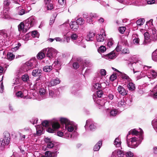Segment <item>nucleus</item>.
I'll use <instances>...</instances> for the list:
<instances>
[{
  "mask_svg": "<svg viewBox=\"0 0 157 157\" xmlns=\"http://www.w3.org/2000/svg\"><path fill=\"white\" fill-rule=\"evenodd\" d=\"M86 22L89 23L90 24H91L92 23V21H93V19L91 16L87 17L86 18Z\"/></svg>",
  "mask_w": 157,
  "mask_h": 157,
  "instance_id": "13d9d810",
  "label": "nucleus"
},
{
  "mask_svg": "<svg viewBox=\"0 0 157 157\" xmlns=\"http://www.w3.org/2000/svg\"><path fill=\"white\" fill-rule=\"evenodd\" d=\"M70 26L72 30L75 31H76L79 28L78 25L76 22L75 21H71Z\"/></svg>",
  "mask_w": 157,
  "mask_h": 157,
  "instance_id": "4be33fe9",
  "label": "nucleus"
},
{
  "mask_svg": "<svg viewBox=\"0 0 157 157\" xmlns=\"http://www.w3.org/2000/svg\"><path fill=\"white\" fill-rule=\"evenodd\" d=\"M35 62V61L32 60L26 62L24 65V67L26 69V70L27 71L30 69L33 68V67H34V63Z\"/></svg>",
  "mask_w": 157,
  "mask_h": 157,
  "instance_id": "dca6fc26",
  "label": "nucleus"
},
{
  "mask_svg": "<svg viewBox=\"0 0 157 157\" xmlns=\"http://www.w3.org/2000/svg\"><path fill=\"white\" fill-rule=\"evenodd\" d=\"M52 69V66H47L43 68V70L45 72H50Z\"/></svg>",
  "mask_w": 157,
  "mask_h": 157,
  "instance_id": "4c0bfd02",
  "label": "nucleus"
},
{
  "mask_svg": "<svg viewBox=\"0 0 157 157\" xmlns=\"http://www.w3.org/2000/svg\"><path fill=\"white\" fill-rule=\"evenodd\" d=\"M60 82L59 79L58 78H56L51 80L49 82V84L48 85V86L51 87L56 85L59 83Z\"/></svg>",
  "mask_w": 157,
  "mask_h": 157,
  "instance_id": "b1692460",
  "label": "nucleus"
},
{
  "mask_svg": "<svg viewBox=\"0 0 157 157\" xmlns=\"http://www.w3.org/2000/svg\"><path fill=\"white\" fill-rule=\"evenodd\" d=\"M116 57V55L114 52L112 51L110 53L104 56V58L110 60L112 59H113L115 58Z\"/></svg>",
  "mask_w": 157,
  "mask_h": 157,
  "instance_id": "5701e85b",
  "label": "nucleus"
},
{
  "mask_svg": "<svg viewBox=\"0 0 157 157\" xmlns=\"http://www.w3.org/2000/svg\"><path fill=\"white\" fill-rule=\"evenodd\" d=\"M36 134L38 135H40L43 133L44 131L43 127L41 125H37L36 128Z\"/></svg>",
  "mask_w": 157,
  "mask_h": 157,
  "instance_id": "cd10ccee",
  "label": "nucleus"
},
{
  "mask_svg": "<svg viewBox=\"0 0 157 157\" xmlns=\"http://www.w3.org/2000/svg\"><path fill=\"white\" fill-rule=\"evenodd\" d=\"M46 157H55L57 155V151L51 152L50 151H47L45 153Z\"/></svg>",
  "mask_w": 157,
  "mask_h": 157,
  "instance_id": "bb28decb",
  "label": "nucleus"
},
{
  "mask_svg": "<svg viewBox=\"0 0 157 157\" xmlns=\"http://www.w3.org/2000/svg\"><path fill=\"white\" fill-rule=\"evenodd\" d=\"M132 38L133 39V43L134 44L136 45H139V44L140 40L137 35H133Z\"/></svg>",
  "mask_w": 157,
  "mask_h": 157,
  "instance_id": "7c9ffc66",
  "label": "nucleus"
},
{
  "mask_svg": "<svg viewBox=\"0 0 157 157\" xmlns=\"http://www.w3.org/2000/svg\"><path fill=\"white\" fill-rule=\"evenodd\" d=\"M41 70L37 68L33 70L32 74L34 76H38L39 74L41 73Z\"/></svg>",
  "mask_w": 157,
  "mask_h": 157,
  "instance_id": "c756f323",
  "label": "nucleus"
},
{
  "mask_svg": "<svg viewBox=\"0 0 157 157\" xmlns=\"http://www.w3.org/2000/svg\"><path fill=\"white\" fill-rule=\"evenodd\" d=\"M101 84L98 82H93L92 86V89L94 90V91L96 90H99L100 88L101 89L102 87V85H101Z\"/></svg>",
  "mask_w": 157,
  "mask_h": 157,
  "instance_id": "393cba45",
  "label": "nucleus"
},
{
  "mask_svg": "<svg viewBox=\"0 0 157 157\" xmlns=\"http://www.w3.org/2000/svg\"><path fill=\"white\" fill-rule=\"evenodd\" d=\"M10 140V133L7 132H5L4 133V137L0 140V147L2 149L4 146L8 145Z\"/></svg>",
  "mask_w": 157,
  "mask_h": 157,
  "instance_id": "f03ea898",
  "label": "nucleus"
},
{
  "mask_svg": "<svg viewBox=\"0 0 157 157\" xmlns=\"http://www.w3.org/2000/svg\"><path fill=\"white\" fill-rule=\"evenodd\" d=\"M102 145V141H99L94 146V151H98L99 150Z\"/></svg>",
  "mask_w": 157,
  "mask_h": 157,
  "instance_id": "473e14b6",
  "label": "nucleus"
},
{
  "mask_svg": "<svg viewBox=\"0 0 157 157\" xmlns=\"http://www.w3.org/2000/svg\"><path fill=\"white\" fill-rule=\"evenodd\" d=\"M148 31L151 35L152 39L154 40H157V32L155 29L153 27L148 28Z\"/></svg>",
  "mask_w": 157,
  "mask_h": 157,
  "instance_id": "2eb2a0df",
  "label": "nucleus"
},
{
  "mask_svg": "<svg viewBox=\"0 0 157 157\" xmlns=\"http://www.w3.org/2000/svg\"><path fill=\"white\" fill-rule=\"evenodd\" d=\"M140 132L137 131L136 129H134L132 130H130L128 134L127 135V137L128 136V135L132 134V135H134L136 136H137L138 135H139V138H141L142 139H143L142 135L143 133V132L142 130L140 129Z\"/></svg>",
  "mask_w": 157,
  "mask_h": 157,
  "instance_id": "1a4fd4ad",
  "label": "nucleus"
},
{
  "mask_svg": "<svg viewBox=\"0 0 157 157\" xmlns=\"http://www.w3.org/2000/svg\"><path fill=\"white\" fill-rule=\"evenodd\" d=\"M118 113V112L116 109H113L110 112V115L111 116H115Z\"/></svg>",
  "mask_w": 157,
  "mask_h": 157,
  "instance_id": "a18cd8bd",
  "label": "nucleus"
},
{
  "mask_svg": "<svg viewBox=\"0 0 157 157\" xmlns=\"http://www.w3.org/2000/svg\"><path fill=\"white\" fill-rule=\"evenodd\" d=\"M117 106L119 107H123L124 108L125 107V104L124 101L121 100L119 101L117 104Z\"/></svg>",
  "mask_w": 157,
  "mask_h": 157,
  "instance_id": "09e8293b",
  "label": "nucleus"
},
{
  "mask_svg": "<svg viewBox=\"0 0 157 157\" xmlns=\"http://www.w3.org/2000/svg\"><path fill=\"white\" fill-rule=\"evenodd\" d=\"M133 155V153L130 151L127 152L126 153V156L127 157H132Z\"/></svg>",
  "mask_w": 157,
  "mask_h": 157,
  "instance_id": "338daca9",
  "label": "nucleus"
},
{
  "mask_svg": "<svg viewBox=\"0 0 157 157\" xmlns=\"http://www.w3.org/2000/svg\"><path fill=\"white\" fill-rule=\"evenodd\" d=\"M97 73H99L101 77L104 76L106 74V71L105 69H101L98 71Z\"/></svg>",
  "mask_w": 157,
  "mask_h": 157,
  "instance_id": "79ce46f5",
  "label": "nucleus"
},
{
  "mask_svg": "<svg viewBox=\"0 0 157 157\" xmlns=\"http://www.w3.org/2000/svg\"><path fill=\"white\" fill-rule=\"evenodd\" d=\"M7 55V58L10 61L13 60L15 58V55L12 53L8 52Z\"/></svg>",
  "mask_w": 157,
  "mask_h": 157,
  "instance_id": "c9c22d12",
  "label": "nucleus"
},
{
  "mask_svg": "<svg viewBox=\"0 0 157 157\" xmlns=\"http://www.w3.org/2000/svg\"><path fill=\"white\" fill-rule=\"evenodd\" d=\"M145 22L144 18H140L138 20L136 21V24L137 25L141 26L143 25Z\"/></svg>",
  "mask_w": 157,
  "mask_h": 157,
  "instance_id": "a19ab883",
  "label": "nucleus"
},
{
  "mask_svg": "<svg viewBox=\"0 0 157 157\" xmlns=\"http://www.w3.org/2000/svg\"><path fill=\"white\" fill-rule=\"evenodd\" d=\"M41 126L44 127H45L47 128V127L48 126V121H43L42 123Z\"/></svg>",
  "mask_w": 157,
  "mask_h": 157,
  "instance_id": "6e6d98bb",
  "label": "nucleus"
},
{
  "mask_svg": "<svg viewBox=\"0 0 157 157\" xmlns=\"http://www.w3.org/2000/svg\"><path fill=\"white\" fill-rule=\"evenodd\" d=\"M24 22L25 23V27H29V29L33 26L36 23V20L34 17L31 16L26 20Z\"/></svg>",
  "mask_w": 157,
  "mask_h": 157,
  "instance_id": "0eeeda50",
  "label": "nucleus"
},
{
  "mask_svg": "<svg viewBox=\"0 0 157 157\" xmlns=\"http://www.w3.org/2000/svg\"><path fill=\"white\" fill-rule=\"evenodd\" d=\"M152 22L153 20L152 19L150 20L149 21L147 22L145 26V27L146 28L147 26L149 27V26H150L149 28H151V27H152L151 26H152Z\"/></svg>",
  "mask_w": 157,
  "mask_h": 157,
  "instance_id": "603ef678",
  "label": "nucleus"
},
{
  "mask_svg": "<svg viewBox=\"0 0 157 157\" xmlns=\"http://www.w3.org/2000/svg\"><path fill=\"white\" fill-rule=\"evenodd\" d=\"M95 36V34L94 33L90 32L87 34L86 37V40L87 41L92 40V38Z\"/></svg>",
  "mask_w": 157,
  "mask_h": 157,
  "instance_id": "c85d7f7f",
  "label": "nucleus"
},
{
  "mask_svg": "<svg viewBox=\"0 0 157 157\" xmlns=\"http://www.w3.org/2000/svg\"><path fill=\"white\" fill-rule=\"evenodd\" d=\"M31 36L33 37H38L39 35L38 32L36 31H33L31 33Z\"/></svg>",
  "mask_w": 157,
  "mask_h": 157,
  "instance_id": "5fc2aeb1",
  "label": "nucleus"
},
{
  "mask_svg": "<svg viewBox=\"0 0 157 157\" xmlns=\"http://www.w3.org/2000/svg\"><path fill=\"white\" fill-rule=\"evenodd\" d=\"M2 13L4 16V17H2L4 18H7V15L9 13L8 8H4Z\"/></svg>",
  "mask_w": 157,
  "mask_h": 157,
  "instance_id": "f704fd0d",
  "label": "nucleus"
},
{
  "mask_svg": "<svg viewBox=\"0 0 157 157\" xmlns=\"http://www.w3.org/2000/svg\"><path fill=\"white\" fill-rule=\"evenodd\" d=\"M103 94V92L101 90L98 91L96 92V93L94 94L93 97L94 101L97 104L101 105V106H104L105 103L104 104L103 102H102V101L98 99L97 97L98 98H101Z\"/></svg>",
  "mask_w": 157,
  "mask_h": 157,
  "instance_id": "20e7f679",
  "label": "nucleus"
},
{
  "mask_svg": "<svg viewBox=\"0 0 157 157\" xmlns=\"http://www.w3.org/2000/svg\"><path fill=\"white\" fill-rule=\"evenodd\" d=\"M88 125L89 128L90 130H93L96 128L95 124L92 120H88L86 121V124L85 126L86 129Z\"/></svg>",
  "mask_w": 157,
  "mask_h": 157,
  "instance_id": "f8f14e48",
  "label": "nucleus"
},
{
  "mask_svg": "<svg viewBox=\"0 0 157 157\" xmlns=\"http://www.w3.org/2000/svg\"><path fill=\"white\" fill-rule=\"evenodd\" d=\"M52 128H48L46 129L47 131L50 133H54V131L59 128L60 126L59 123L58 122H53L52 124Z\"/></svg>",
  "mask_w": 157,
  "mask_h": 157,
  "instance_id": "6e6552de",
  "label": "nucleus"
},
{
  "mask_svg": "<svg viewBox=\"0 0 157 157\" xmlns=\"http://www.w3.org/2000/svg\"><path fill=\"white\" fill-rule=\"evenodd\" d=\"M108 98L110 100H112L114 98V95L113 92H110L107 94Z\"/></svg>",
  "mask_w": 157,
  "mask_h": 157,
  "instance_id": "864d4df0",
  "label": "nucleus"
},
{
  "mask_svg": "<svg viewBox=\"0 0 157 157\" xmlns=\"http://www.w3.org/2000/svg\"><path fill=\"white\" fill-rule=\"evenodd\" d=\"M144 41L145 42H147L146 41V40H148L151 37L150 34L148 32H146L144 34Z\"/></svg>",
  "mask_w": 157,
  "mask_h": 157,
  "instance_id": "de8ad7c7",
  "label": "nucleus"
},
{
  "mask_svg": "<svg viewBox=\"0 0 157 157\" xmlns=\"http://www.w3.org/2000/svg\"><path fill=\"white\" fill-rule=\"evenodd\" d=\"M117 76L115 74H113L110 77V79L111 81H113L117 78Z\"/></svg>",
  "mask_w": 157,
  "mask_h": 157,
  "instance_id": "052dcab7",
  "label": "nucleus"
},
{
  "mask_svg": "<svg viewBox=\"0 0 157 157\" xmlns=\"http://www.w3.org/2000/svg\"><path fill=\"white\" fill-rule=\"evenodd\" d=\"M30 10L28 11L26 10L25 9H24L22 6H19L16 8L17 10H18L19 11H18V14L20 15H22L25 14V13H27L29 12L30 10V8L29 7Z\"/></svg>",
  "mask_w": 157,
  "mask_h": 157,
  "instance_id": "412c9836",
  "label": "nucleus"
},
{
  "mask_svg": "<svg viewBox=\"0 0 157 157\" xmlns=\"http://www.w3.org/2000/svg\"><path fill=\"white\" fill-rule=\"evenodd\" d=\"M38 120L37 118H33L30 121V122L33 124H36L37 123V122Z\"/></svg>",
  "mask_w": 157,
  "mask_h": 157,
  "instance_id": "0e129e2a",
  "label": "nucleus"
},
{
  "mask_svg": "<svg viewBox=\"0 0 157 157\" xmlns=\"http://www.w3.org/2000/svg\"><path fill=\"white\" fill-rule=\"evenodd\" d=\"M70 37L72 40H75L78 37V35L75 33H73L71 35Z\"/></svg>",
  "mask_w": 157,
  "mask_h": 157,
  "instance_id": "bf43d9fd",
  "label": "nucleus"
},
{
  "mask_svg": "<svg viewBox=\"0 0 157 157\" xmlns=\"http://www.w3.org/2000/svg\"><path fill=\"white\" fill-rule=\"evenodd\" d=\"M121 144L120 139L118 138H117L114 141V144L115 146L117 147H119Z\"/></svg>",
  "mask_w": 157,
  "mask_h": 157,
  "instance_id": "72a5a7b5",
  "label": "nucleus"
},
{
  "mask_svg": "<svg viewBox=\"0 0 157 157\" xmlns=\"http://www.w3.org/2000/svg\"><path fill=\"white\" fill-rule=\"evenodd\" d=\"M62 62L63 60L61 58H58L54 63L53 64H55L56 65L60 66L62 64Z\"/></svg>",
  "mask_w": 157,
  "mask_h": 157,
  "instance_id": "e433bc0d",
  "label": "nucleus"
},
{
  "mask_svg": "<svg viewBox=\"0 0 157 157\" xmlns=\"http://www.w3.org/2000/svg\"><path fill=\"white\" fill-rule=\"evenodd\" d=\"M48 10H51L53 8V5L52 2L49 3V4H46Z\"/></svg>",
  "mask_w": 157,
  "mask_h": 157,
  "instance_id": "774afa93",
  "label": "nucleus"
},
{
  "mask_svg": "<svg viewBox=\"0 0 157 157\" xmlns=\"http://www.w3.org/2000/svg\"><path fill=\"white\" fill-rule=\"evenodd\" d=\"M21 79L23 81L27 82L29 80V76L27 74H25L21 76Z\"/></svg>",
  "mask_w": 157,
  "mask_h": 157,
  "instance_id": "49530a36",
  "label": "nucleus"
},
{
  "mask_svg": "<svg viewBox=\"0 0 157 157\" xmlns=\"http://www.w3.org/2000/svg\"><path fill=\"white\" fill-rule=\"evenodd\" d=\"M59 120L62 124H65L66 132H65L64 138L69 139L72 138V135L70 132H75L77 129V125L75 123L71 121L67 118L63 117L60 118Z\"/></svg>",
  "mask_w": 157,
  "mask_h": 157,
  "instance_id": "f257e3e1",
  "label": "nucleus"
},
{
  "mask_svg": "<svg viewBox=\"0 0 157 157\" xmlns=\"http://www.w3.org/2000/svg\"><path fill=\"white\" fill-rule=\"evenodd\" d=\"M17 96L18 97H21L24 98V97L23 95V92L21 91H19L16 94Z\"/></svg>",
  "mask_w": 157,
  "mask_h": 157,
  "instance_id": "e2e57ef3",
  "label": "nucleus"
},
{
  "mask_svg": "<svg viewBox=\"0 0 157 157\" xmlns=\"http://www.w3.org/2000/svg\"><path fill=\"white\" fill-rule=\"evenodd\" d=\"M45 142L47 143V147L49 148H51L54 147L55 145L54 142L48 137L44 139Z\"/></svg>",
  "mask_w": 157,
  "mask_h": 157,
  "instance_id": "f3484780",
  "label": "nucleus"
},
{
  "mask_svg": "<svg viewBox=\"0 0 157 157\" xmlns=\"http://www.w3.org/2000/svg\"><path fill=\"white\" fill-rule=\"evenodd\" d=\"M43 52H39L37 54V57L38 59H42L45 57V55L44 53H45L43 51Z\"/></svg>",
  "mask_w": 157,
  "mask_h": 157,
  "instance_id": "ea45409f",
  "label": "nucleus"
},
{
  "mask_svg": "<svg viewBox=\"0 0 157 157\" xmlns=\"http://www.w3.org/2000/svg\"><path fill=\"white\" fill-rule=\"evenodd\" d=\"M117 90L118 92L123 96L127 94V92L126 90L121 86H119Z\"/></svg>",
  "mask_w": 157,
  "mask_h": 157,
  "instance_id": "a878e982",
  "label": "nucleus"
},
{
  "mask_svg": "<svg viewBox=\"0 0 157 157\" xmlns=\"http://www.w3.org/2000/svg\"><path fill=\"white\" fill-rule=\"evenodd\" d=\"M46 90L44 88H40L39 91L40 100L43 99L47 98Z\"/></svg>",
  "mask_w": 157,
  "mask_h": 157,
  "instance_id": "6ab92c4d",
  "label": "nucleus"
},
{
  "mask_svg": "<svg viewBox=\"0 0 157 157\" xmlns=\"http://www.w3.org/2000/svg\"><path fill=\"white\" fill-rule=\"evenodd\" d=\"M25 23L24 22H21L18 25V27L19 31H21L24 33H26L29 29V27H25Z\"/></svg>",
  "mask_w": 157,
  "mask_h": 157,
  "instance_id": "a211bd4d",
  "label": "nucleus"
},
{
  "mask_svg": "<svg viewBox=\"0 0 157 157\" xmlns=\"http://www.w3.org/2000/svg\"><path fill=\"white\" fill-rule=\"evenodd\" d=\"M78 25H82L85 22L84 20L82 18H79L77 19L76 21Z\"/></svg>",
  "mask_w": 157,
  "mask_h": 157,
  "instance_id": "58836bf2",
  "label": "nucleus"
},
{
  "mask_svg": "<svg viewBox=\"0 0 157 157\" xmlns=\"http://www.w3.org/2000/svg\"><path fill=\"white\" fill-rule=\"evenodd\" d=\"M121 78L123 79H125L127 80L128 81H129L130 80V78L126 74H123L121 75Z\"/></svg>",
  "mask_w": 157,
  "mask_h": 157,
  "instance_id": "4d7b16f0",
  "label": "nucleus"
},
{
  "mask_svg": "<svg viewBox=\"0 0 157 157\" xmlns=\"http://www.w3.org/2000/svg\"><path fill=\"white\" fill-rule=\"evenodd\" d=\"M43 51L46 53L47 56L50 59L54 57L57 53V51L52 48H44Z\"/></svg>",
  "mask_w": 157,
  "mask_h": 157,
  "instance_id": "39448f33",
  "label": "nucleus"
},
{
  "mask_svg": "<svg viewBox=\"0 0 157 157\" xmlns=\"http://www.w3.org/2000/svg\"><path fill=\"white\" fill-rule=\"evenodd\" d=\"M147 76L149 79H154L157 78V72L154 70H151L147 73Z\"/></svg>",
  "mask_w": 157,
  "mask_h": 157,
  "instance_id": "9d476101",
  "label": "nucleus"
},
{
  "mask_svg": "<svg viewBox=\"0 0 157 157\" xmlns=\"http://www.w3.org/2000/svg\"><path fill=\"white\" fill-rule=\"evenodd\" d=\"M113 40L112 39H110L109 40L107 43V45L109 48L112 47L113 45Z\"/></svg>",
  "mask_w": 157,
  "mask_h": 157,
  "instance_id": "3c124183",
  "label": "nucleus"
},
{
  "mask_svg": "<svg viewBox=\"0 0 157 157\" xmlns=\"http://www.w3.org/2000/svg\"><path fill=\"white\" fill-rule=\"evenodd\" d=\"M106 50V47L104 46H101L98 49V52L99 53H103Z\"/></svg>",
  "mask_w": 157,
  "mask_h": 157,
  "instance_id": "c03bdc74",
  "label": "nucleus"
},
{
  "mask_svg": "<svg viewBox=\"0 0 157 157\" xmlns=\"http://www.w3.org/2000/svg\"><path fill=\"white\" fill-rule=\"evenodd\" d=\"M10 36L8 31L5 29L0 30V43L3 44L9 40Z\"/></svg>",
  "mask_w": 157,
  "mask_h": 157,
  "instance_id": "423d86ee",
  "label": "nucleus"
},
{
  "mask_svg": "<svg viewBox=\"0 0 157 157\" xmlns=\"http://www.w3.org/2000/svg\"><path fill=\"white\" fill-rule=\"evenodd\" d=\"M101 32L102 33V34H98L96 36V38L97 42L96 43V45H97V42H103L104 40L105 34L104 33V30L102 29L101 30Z\"/></svg>",
  "mask_w": 157,
  "mask_h": 157,
  "instance_id": "9b49d317",
  "label": "nucleus"
},
{
  "mask_svg": "<svg viewBox=\"0 0 157 157\" xmlns=\"http://www.w3.org/2000/svg\"><path fill=\"white\" fill-rule=\"evenodd\" d=\"M127 87L129 90L131 91L134 90L136 89L135 84L132 82H129L128 83Z\"/></svg>",
  "mask_w": 157,
  "mask_h": 157,
  "instance_id": "2f4dec72",
  "label": "nucleus"
},
{
  "mask_svg": "<svg viewBox=\"0 0 157 157\" xmlns=\"http://www.w3.org/2000/svg\"><path fill=\"white\" fill-rule=\"evenodd\" d=\"M126 28L124 27H120L119 28V31L120 33L123 34L124 33L125 30Z\"/></svg>",
  "mask_w": 157,
  "mask_h": 157,
  "instance_id": "680f3d73",
  "label": "nucleus"
},
{
  "mask_svg": "<svg viewBox=\"0 0 157 157\" xmlns=\"http://www.w3.org/2000/svg\"><path fill=\"white\" fill-rule=\"evenodd\" d=\"M102 78V77L100 76L99 73H97L94 78L93 82H98L102 84V85L103 86L106 85L105 83L103 82Z\"/></svg>",
  "mask_w": 157,
  "mask_h": 157,
  "instance_id": "4468645a",
  "label": "nucleus"
},
{
  "mask_svg": "<svg viewBox=\"0 0 157 157\" xmlns=\"http://www.w3.org/2000/svg\"><path fill=\"white\" fill-rule=\"evenodd\" d=\"M124 155L123 151L117 149L113 152L112 156L113 157H123Z\"/></svg>",
  "mask_w": 157,
  "mask_h": 157,
  "instance_id": "ddd939ff",
  "label": "nucleus"
},
{
  "mask_svg": "<svg viewBox=\"0 0 157 157\" xmlns=\"http://www.w3.org/2000/svg\"><path fill=\"white\" fill-rule=\"evenodd\" d=\"M142 140L141 138L138 139L137 137H133L131 138L130 141H128L127 140L128 146L131 148H136L138 146Z\"/></svg>",
  "mask_w": 157,
  "mask_h": 157,
  "instance_id": "7ed1b4c3",
  "label": "nucleus"
},
{
  "mask_svg": "<svg viewBox=\"0 0 157 157\" xmlns=\"http://www.w3.org/2000/svg\"><path fill=\"white\" fill-rule=\"evenodd\" d=\"M10 2H9L8 0H5L3 3V4L4 5V8H8V6H9L10 4Z\"/></svg>",
  "mask_w": 157,
  "mask_h": 157,
  "instance_id": "69168bd1",
  "label": "nucleus"
},
{
  "mask_svg": "<svg viewBox=\"0 0 157 157\" xmlns=\"http://www.w3.org/2000/svg\"><path fill=\"white\" fill-rule=\"evenodd\" d=\"M152 58L154 61H157V50H155L152 53Z\"/></svg>",
  "mask_w": 157,
  "mask_h": 157,
  "instance_id": "37998d69",
  "label": "nucleus"
},
{
  "mask_svg": "<svg viewBox=\"0 0 157 157\" xmlns=\"http://www.w3.org/2000/svg\"><path fill=\"white\" fill-rule=\"evenodd\" d=\"M101 89L103 90L104 92L108 94L111 92H113L108 87L104 88V87H102Z\"/></svg>",
  "mask_w": 157,
  "mask_h": 157,
  "instance_id": "8fccbe9b",
  "label": "nucleus"
},
{
  "mask_svg": "<svg viewBox=\"0 0 157 157\" xmlns=\"http://www.w3.org/2000/svg\"><path fill=\"white\" fill-rule=\"evenodd\" d=\"M59 92L57 90H49V96L51 98H55L59 95Z\"/></svg>",
  "mask_w": 157,
  "mask_h": 157,
  "instance_id": "aec40b11",
  "label": "nucleus"
}]
</instances>
